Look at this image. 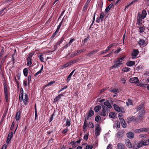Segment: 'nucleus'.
Returning <instances> with one entry per match:
<instances>
[{
    "mask_svg": "<svg viewBox=\"0 0 149 149\" xmlns=\"http://www.w3.org/2000/svg\"><path fill=\"white\" fill-rule=\"evenodd\" d=\"M144 106V104H141L136 108L137 111L139 112L138 117L135 119L136 121L139 122V121L143 120V116L145 113Z\"/></svg>",
    "mask_w": 149,
    "mask_h": 149,
    "instance_id": "nucleus-1",
    "label": "nucleus"
},
{
    "mask_svg": "<svg viewBox=\"0 0 149 149\" xmlns=\"http://www.w3.org/2000/svg\"><path fill=\"white\" fill-rule=\"evenodd\" d=\"M129 81L131 83L135 84L138 86H140L141 87H143L144 86L147 85L146 84H142L139 83V80L137 77L130 78L129 79Z\"/></svg>",
    "mask_w": 149,
    "mask_h": 149,
    "instance_id": "nucleus-2",
    "label": "nucleus"
},
{
    "mask_svg": "<svg viewBox=\"0 0 149 149\" xmlns=\"http://www.w3.org/2000/svg\"><path fill=\"white\" fill-rule=\"evenodd\" d=\"M102 110L100 114L103 116H106V114L108 113V109L105 106H103Z\"/></svg>",
    "mask_w": 149,
    "mask_h": 149,
    "instance_id": "nucleus-3",
    "label": "nucleus"
},
{
    "mask_svg": "<svg viewBox=\"0 0 149 149\" xmlns=\"http://www.w3.org/2000/svg\"><path fill=\"white\" fill-rule=\"evenodd\" d=\"M121 64V58H119L114 62V65L111 67V69L116 68L119 67Z\"/></svg>",
    "mask_w": 149,
    "mask_h": 149,
    "instance_id": "nucleus-4",
    "label": "nucleus"
},
{
    "mask_svg": "<svg viewBox=\"0 0 149 149\" xmlns=\"http://www.w3.org/2000/svg\"><path fill=\"white\" fill-rule=\"evenodd\" d=\"M3 86H4V93L5 97L6 99V102H8V91H7V86L6 85V83H3Z\"/></svg>",
    "mask_w": 149,
    "mask_h": 149,
    "instance_id": "nucleus-5",
    "label": "nucleus"
},
{
    "mask_svg": "<svg viewBox=\"0 0 149 149\" xmlns=\"http://www.w3.org/2000/svg\"><path fill=\"white\" fill-rule=\"evenodd\" d=\"M101 130L100 126L98 124H97L95 129V134L96 136H97L100 135V132Z\"/></svg>",
    "mask_w": 149,
    "mask_h": 149,
    "instance_id": "nucleus-6",
    "label": "nucleus"
},
{
    "mask_svg": "<svg viewBox=\"0 0 149 149\" xmlns=\"http://www.w3.org/2000/svg\"><path fill=\"white\" fill-rule=\"evenodd\" d=\"M139 52L138 49H134L131 54L132 59H134L136 58V57L139 53Z\"/></svg>",
    "mask_w": 149,
    "mask_h": 149,
    "instance_id": "nucleus-7",
    "label": "nucleus"
},
{
    "mask_svg": "<svg viewBox=\"0 0 149 149\" xmlns=\"http://www.w3.org/2000/svg\"><path fill=\"white\" fill-rule=\"evenodd\" d=\"M28 100L29 97L26 94H25L24 96V99L23 98V95L22 100V101L20 102H22L23 101L24 104L26 105L27 102H28Z\"/></svg>",
    "mask_w": 149,
    "mask_h": 149,
    "instance_id": "nucleus-8",
    "label": "nucleus"
},
{
    "mask_svg": "<svg viewBox=\"0 0 149 149\" xmlns=\"http://www.w3.org/2000/svg\"><path fill=\"white\" fill-rule=\"evenodd\" d=\"M13 133L12 132H11V133H9L8 134L6 141V143L7 144L9 143L12 138L13 137Z\"/></svg>",
    "mask_w": 149,
    "mask_h": 149,
    "instance_id": "nucleus-9",
    "label": "nucleus"
},
{
    "mask_svg": "<svg viewBox=\"0 0 149 149\" xmlns=\"http://www.w3.org/2000/svg\"><path fill=\"white\" fill-rule=\"evenodd\" d=\"M140 14L139 13L138 14V19H137V23L139 25L142 24L143 23V20H142L143 18H141V17H139V15Z\"/></svg>",
    "mask_w": 149,
    "mask_h": 149,
    "instance_id": "nucleus-10",
    "label": "nucleus"
},
{
    "mask_svg": "<svg viewBox=\"0 0 149 149\" xmlns=\"http://www.w3.org/2000/svg\"><path fill=\"white\" fill-rule=\"evenodd\" d=\"M113 107L114 109L118 112H120L121 111V108L120 107H119V106L116 104H113Z\"/></svg>",
    "mask_w": 149,
    "mask_h": 149,
    "instance_id": "nucleus-11",
    "label": "nucleus"
},
{
    "mask_svg": "<svg viewBox=\"0 0 149 149\" xmlns=\"http://www.w3.org/2000/svg\"><path fill=\"white\" fill-rule=\"evenodd\" d=\"M127 136L129 139H133L134 137V133L131 132H129L127 133Z\"/></svg>",
    "mask_w": 149,
    "mask_h": 149,
    "instance_id": "nucleus-12",
    "label": "nucleus"
},
{
    "mask_svg": "<svg viewBox=\"0 0 149 149\" xmlns=\"http://www.w3.org/2000/svg\"><path fill=\"white\" fill-rule=\"evenodd\" d=\"M113 127L116 129L118 130L120 127V122L118 121H116Z\"/></svg>",
    "mask_w": 149,
    "mask_h": 149,
    "instance_id": "nucleus-13",
    "label": "nucleus"
},
{
    "mask_svg": "<svg viewBox=\"0 0 149 149\" xmlns=\"http://www.w3.org/2000/svg\"><path fill=\"white\" fill-rule=\"evenodd\" d=\"M109 90L110 91L114 93L115 94H116L118 92V89L113 87L110 88Z\"/></svg>",
    "mask_w": 149,
    "mask_h": 149,
    "instance_id": "nucleus-14",
    "label": "nucleus"
},
{
    "mask_svg": "<svg viewBox=\"0 0 149 149\" xmlns=\"http://www.w3.org/2000/svg\"><path fill=\"white\" fill-rule=\"evenodd\" d=\"M20 93L19 95V101H21L22 100L23 95V90L22 88L20 89Z\"/></svg>",
    "mask_w": 149,
    "mask_h": 149,
    "instance_id": "nucleus-15",
    "label": "nucleus"
},
{
    "mask_svg": "<svg viewBox=\"0 0 149 149\" xmlns=\"http://www.w3.org/2000/svg\"><path fill=\"white\" fill-rule=\"evenodd\" d=\"M125 143L126 145L128 148H130L132 147V145L128 139L126 140Z\"/></svg>",
    "mask_w": 149,
    "mask_h": 149,
    "instance_id": "nucleus-16",
    "label": "nucleus"
},
{
    "mask_svg": "<svg viewBox=\"0 0 149 149\" xmlns=\"http://www.w3.org/2000/svg\"><path fill=\"white\" fill-rule=\"evenodd\" d=\"M126 64L127 66H131L134 65L135 64V62L134 61H128L127 62Z\"/></svg>",
    "mask_w": 149,
    "mask_h": 149,
    "instance_id": "nucleus-17",
    "label": "nucleus"
},
{
    "mask_svg": "<svg viewBox=\"0 0 149 149\" xmlns=\"http://www.w3.org/2000/svg\"><path fill=\"white\" fill-rule=\"evenodd\" d=\"M64 39V37H62L61 38L59 41L56 43L55 46L56 47L57 46H59L63 41Z\"/></svg>",
    "mask_w": 149,
    "mask_h": 149,
    "instance_id": "nucleus-18",
    "label": "nucleus"
},
{
    "mask_svg": "<svg viewBox=\"0 0 149 149\" xmlns=\"http://www.w3.org/2000/svg\"><path fill=\"white\" fill-rule=\"evenodd\" d=\"M147 14V13L146 11L145 10H143L142 11L141 15V16L140 15H139L140 16H139L141 17V18L144 19L146 17Z\"/></svg>",
    "mask_w": 149,
    "mask_h": 149,
    "instance_id": "nucleus-19",
    "label": "nucleus"
},
{
    "mask_svg": "<svg viewBox=\"0 0 149 149\" xmlns=\"http://www.w3.org/2000/svg\"><path fill=\"white\" fill-rule=\"evenodd\" d=\"M138 44L140 45L145 46L146 45V43L144 40L141 39H140L138 42Z\"/></svg>",
    "mask_w": 149,
    "mask_h": 149,
    "instance_id": "nucleus-20",
    "label": "nucleus"
},
{
    "mask_svg": "<svg viewBox=\"0 0 149 149\" xmlns=\"http://www.w3.org/2000/svg\"><path fill=\"white\" fill-rule=\"evenodd\" d=\"M15 119L17 121L18 120L21 118V113L20 111L17 112L15 115Z\"/></svg>",
    "mask_w": 149,
    "mask_h": 149,
    "instance_id": "nucleus-21",
    "label": "nucleus"
},
{
    "mask_svg": "<svg viewBox=\"0 0 149 149\" xmlns=\"http://www.w3.org/2000/svg\"><path fill=\"white\" fill-rule=\"evenodd\" d=\"M113 6V3H111L105 9V12L107 13H108L111 8Z\"/></svg>",
    "mask_w": 149,
    "mask_h": 149,
    "instance_id": "nucleus-22",
    "label": "nucleus"
},
{
    "mask_svg": "<svg viewBox=\"0 0 149 149\" xmlns=\"http://www.w3.org/2000/svg\"><path fill=\"white\" fill-rule=\"evenodd\" d=\"M104 104L105 105V106H107L109 109H111L112 107V106H111L110 103L107 101L104 102Z\"/></svg>",
    "mask_w": 149,
    "mask_h": 149,
    "instance_id": "nucleus-23",
    "label": "nucleus"
},
{
    "mask_svg": "<svg viewBox=\"0 0 149 149\" xmlns=\"http://www.w3.org/2000/svg\"><path fill=\"white\" fill-rule=\"evenodd\" d=\"M99 51L98 49H97L96 50H93V51L90 52V53L87 54V56H91L92 55L94 54L95 53Z\"/></svg>",
    "mask_w": 149,
    "mask_h": 149,
    "instance_id": "nucleus-24",
    "label": "nucleus"
},
{
    "mask_svg": "<svg viewBox=\"0 0 149 149\" xmlns=\"http://www.w3.org/2000/svg\"><path fill=\"white\" fill-rule=\"evenodd\" d=\"M87 123L86 122V120L85 119V121H84V125L83 126V130L85 131H86L87 130Z\"/></svg>",
    "mask_w": 149,
    "mask_h": 149,
    "instance_id": "nucleus-25",
    "label": "nucleus"
},
{
    "mask_svg": "<svg viewBox=\"0 0 149 149\" xmlns=\"http://www.w3.org/2000/svg\"><path fill=\"white\" fill-rule=\"evenodd\" d=\"M88 117H91L94 115V112L93 110L90 109L88 112Z\"/></svg>",
    "mask_w": 149,
    "mask_h": 149,
    "instance_id": "nucleus-26",
    "label": "nucleus"
},
{
    "mask_svg": "<svg viewBox=\"0 0 149 149\" xmlns=\"http://www.w3.org/2000/svg\"><path fill=\"white\" fill-rule=\"evenodd\" d=\"M109 117L110 118H114L116 117V115L114 112H111L109 113Z\"/></svg>",
    "mask_w": 149,
    "mask_h": 149,
    "instance_id": "nucleus-27",
    "label": "nucleus"
},
{
    "mask_svg": "<svg viewBox=\"0 0 149 149\" xmlns=\"http://www.w3.org/2000/svg\"><path fill=\"white\" fill-rule=\"evenodd\" d=\"M101 107L100 105L96 106L94 108V111L95 112H97L101 109Z\"/></svg>",
    "mask_w": 149,
    "mask_h": 149,
    "instance_id": "nucleus-28",
    "label": "nucleus"
},
{
    "mask_svg": "<svg viewBox=\"0 0 149 149\" xmlns=\"http://www.w3.org/2000/svg\"><path fill=\"white\" fill-rule=\"evenodd\" d=\"M116 136L118 139H120L121 137V131L119 130L116 134Z\"/></svg>",
    "mask_w": 149,
    "mask_h": 149,
    "instance_id": "nucleus-29",
    "label": "nucleus"
},
{
    "mask_svg": "<svg viewBox=\"0 0 149 149\" xmlns=\"http://www.w3.org/2000/svg\"><path fill=\"white\" fill-rule=\"evenodd\" d=\"M122 126L123 127L125 128L127 126L124 120L122 118Z\"/></svg>",
    "mask_w": 149,
    "mask_h": 149,
    "instance_id": "nucleus-30",
    "label": "nucleus"
},
{
    "mask_svg": "<svg viewBox=\"0 0 149 149\" xmlns=\"http://www.w3.org/2000/svg\"><path fill=\"white\" fill-rule=\"evenodd\" d=\"M31 59H30L29 58H28L27 59V66H29L32 64Z\"/></svg>",
    "mask_w": 149,
    "mask_h": 149,
    "instance_id": "nucleus-31",
    "label": "nucleus"
},
{
    "mask_svg": "<svg viewBox=\"0 0 149 149\" xmlns=\"http://www.w3.org/2000/svg\"><path fill=\"white\" fill-rule=\"evenodd\" d=\"M67 20V19L66 18H63L62 20L61 21V22H60V23L58 25V26L57 28L58 29H60V27L61 26L62 23V22H65L66 20Z\"/></svg>",
    "mask_w": 149,
    "mask_h": 149,
    "instance_id": "nucleus-32",
    "label": "nucleus"
},
{
    "mask_svg": "<svg viewBox=\"0 0 149 149\" xmlns=\"http://www.w3.org/2000/svg\"><path fill=\"white\" fill-rule=\"evenodd\" d=\"M70 144L71 145V146L73 148H75L77 146V145H75L76 144V142L74 141H71V142Z\"/></svg>",
    "mask_w": 149,
    "mask_h": 149,
    "instance_id": "nucleus-33",
    "label": "nucleus"
},
{
    "mask_svg": "<svg viewBox=\"0 0 149 149\" xmlns=\"http://www.w3.org/2000/svg\"><path fill=\"white\" fill-rule=\"evenodd\" d=\"M28 69L26 68H24L23 70V71L24 74V75L25 76H26L28 75Z\"/></svg>",
    "mask_w": 149,
    "mask_h": 149,
    "instance_id": "nucleus-34",
    "label": "nucleus"
},
{
    "mask_svg": "<svg viewBox=\"0 0 149 149\" xmlns=\"http://www.w3.org/2000/svg\"><path fill=\"white\" fill-rule=\"evenodd\" d=\"M105 16L103 12L101 13L99 17L101 21H102L103 20V19Z\"/></svg>",
    "mask_w": 149,
    "mask_h": 149,
    "instance_id": "nucleus-35",
    "label": "nucleus"
},
{
    "mask_svg": "<svg viewBox=\"0 0 149 149\" xmlns=\"http://www.w3.org/2000/svg\"><path fill=\"white\" fill-rule=\"evenodd\" d=\"M145 28L144 26L140 27L139 28V32L140 33H142L144 32Z\"/></svg>",
    "mask_w": 149,
    "mask_h": 149,
    "instance_id": "nucleus-36",
    "label": "nucleus"
},
{
    "mask_svg": "<svg viewBox=\"0 0 149 149\" xmlns=\"http://www.w3.org/2000/svg\"><path fill=\"white\" fill-rule=\"evenodd\" d=\"M143 146L147 145L149 144V139L147 140L142 141Z\"/></svg>",
    "mask_w": 149,
    "mask_h": 149,
    "instance_id": "nucleus-37",
    "label": "nucleus"
},
{
    "mask_svg": "<svg viewBox=\"0 0 149 149\" xmlns=\"http://www.w3.org/2000/svg\"><path fill=\"white\" fill-rule=\"evenodd\" d=\"M143 145V143L142 141L141 142H139V143H138V145L137 146H136V147H137V148H139L141 147H142Z\"/></svg>",
    "mask_w": 149,
    "mask_h": 149,
    "instance_id": "nucleus-38",
    "label": "nucleus"
},
{
    "mask_svg": "<svg viewBox=\"0 0 149 149\" xmlns=\"http://www.w3.org/2000/svg\"><path fill=\"white\" fill-rule=\"evenodd\" d=\"M43 66L42 65V66L41 68V69H40V70H39V71H38V72H37L35 74V75H34L36 77L37 75H38V74H40L41 73V72H42V71L43 70Z\"/></svg>",
    "mask_w": 149,
    "mask_h": 149,
    "instance_id": "nucleus-39",
    "label": "nucleus"
},
{
    "mask_svg": "<svg viewBox=\"0 0 149 149\" xmlns=\"http://www.w3.org/2000/svg\"><path fill=\"white\" fill-rule=\"evenodd\" d=\"M130 68H127V67H125V68H123L122 70V71H123V72H127L130 71Z\"/></svg>",
    "mask_w": 149,
    "mask_h": 149,
    "instance_id": "nucleus-40",
    "label": "nucleus"
},
{
    "mask_svg": "<svg viewBox=\"0 0 149 149\" xmlns=\"http://www.w3.org/2000/svg\"><path fill=\"white\" fill-rule=\"evenodd\" d=\"M70 124L71 122L70 120L69 119H67L66 122V126L67 127H69L70 125Z\"/></svg>",
    "mask_w": 149,
    "mask_h": 149,
    "instance_id": "nucleus-41",
    "label": "nucleus"
},
{
    "mask_svg": "<svg viewBox=\"0 0 149 149\" xmlns=\"http://www.w3.org/2000/svg\"><path fill=\"white\" fill-rule=\"evenodd\" d=\"M140 130L141 132H146L149 131V129L148 128H140Z\"/></svg>",
    "mask_w": 149,
    "mask_h": 149,
    "instance_id": "nucleus-42",
    "label": "nucleus"
},
{
    "mask_svg": "<svg viewBox=\"0 0 149 149\" xmlns=\"http://www.w3.org/2000/svg\"><path fill=\"white\" fill-rule=\"evenodd\" d=\"M136 119L134 116H132L131 118H130L129 120L128 121V122L130 123L129 122H131L134 120H135Z\"/></svg>",
    "mask_w": 149,
    "mask_h": 149,
    "instance_id": "nucleus-43",
    "label": "nucleus"
},
{
    "mask_svg": "<svg viewBox=\"0 0 149 149\" xmlns=\"http://www.w3.org/2000/svg\"><path fill=\"white\" fill-rule=\"evenodd\" d=\"M101 119V117L99 116H97L95 118V120L97 122H98Z\"/></svg>",
    "mask_w": 149,
    "mask_h": 149,
    "instance_id": "nucleus-44",
    "label": "nucleus"
},
{
    "mask_svg": "<svg viewBox=\"0 0 149 149\" xmlns=\"http://www.w3.org/2000/svg\"><path fill=\"white\" fill-rule=\"evenodd\" d=\"M115 45L114 44H111L110 45H109L108 47H107V48L106 49H107V51H109L110 49L114 45Z\"/></svg>",
    "mask_w": 149,
    "mask_h": 149,
    "instance_id": "nucleus-45",
    "label": "nucleus"
},
{
    "mask_svg": "<svg viewBox=\"0 0 149 149\" xmlns=\"http://www.w3.org/2000/svg\"><path fill=\"white\" fill-rule=\"evenodd\" d=\"M93 147L90 145H87L84 149H92Z\"/></svg>",
    "mask_w": 149,
    "mask_h": 149,
    "instance_id": "nucleus-46",
    "label": "nucleus"
},
{
    "mask_svg": "<svg viewBox=\"0 0 149 149\" xmlns=\"http://www.w3.org/2000/svg\"><path fill=\"white\" fill-rule=\"evenodd\" d=\"M39 58L41 62H44V58L43 57V55H40L39 56Z\"/></svg>",
    "mask_w": 149,
    "mask_h": 149,
    "instance_id": "nucleus-47",
    "label": "nucleus"
},
{
    "mask_svg": "<svg viewBox=\"0 0 149 149\" xmlns=\"http://www.w3.org/2000/svg\"><path fill=\"white\" fill-rule=\"evenodd\" d=\"M55 82V81H50L47 84V86H51L53 84H54Z\"/></svg>",
    "mask_w": 149,
    "mask_h": 149,
    "instance_id": "nucleus-48",
    "label": "nucleus"
},
{
    "mask_svg": "<svg viewBox=\"0 0 149 149\" xmlns=\"http://www.w3.org/2000/svg\"><path fill=\"white\" fill-rule=\"evenodd\" d=\"M88 135L89 134H86L84 135V139L86 141L87 140L88 136Z\"/></svg>",
    "mask_w": 149,
    "mask_h": 149,
    "instance_id": "nucleus-49",
    "label": "nucleus"
},
{
    "mask_svg": "<svg viewBox=\"0 0 149 149\" xmlns=\"http://www.w3.org/2000/svg\"><path fill=\"white\" fill-rule=\"evenodd\" d=\"M88 126L89 127L93 128L94 127V125L93 124L89 122V123Z\"/></svg>",
    "mask_w": 149,
    "mask_h": 149,
    "instance_id": "nucleus-50",
    "label": "nucleus"
},
{
    "mask_svg": "<svg viewBox=\"0 0 149 149\" xmlns=\"http://www.w3.org/2000/svg\"><path fill=\"white\" fill-rule=\"evenodd\" d=\"M70 64H71V63H67L63 65V67L64 68L67 67L69 66Z\"/></svg>",
    "mask_w": 149,
    "mask_h": 149,
    "instance_id": "nucleus-51",
    "label": "nucleus"
},
{
    "mask_svg": "<svg viewBox=\"0 0 149 149\" xmlns=\"http://www.w3.org/2000/svg\"><path fill=\"white\" fill-rule=\"evenodd\" d=\"M128 102H126V104L127 106H129L132 104V101L131 100H128Z\"/></svg>",
    "mask_w": 149,
    "mask_h": 149,
    "instance_id": "nucleus-52",
    "label": "nucleus"
},
{
    "mask_svg": "<svg viewBox=\"0 0 149 149\" xmlns=\"http://www.w3.org/2000/svg\"><path fill=\"white\" fill-rule=\"evenodd\" d=\"M72 55H73L72 57H74V56H76V55L77 54H79L78 53H77V52L76 51H74V52L72 53Z\"/></svg>",
    "mask_w": 149,
    "mask_h": 149,
    "instance_id": "nucleus-53",
    "label": "nucleus"
},
{
    "mask_svg": "<svg viewBox=\"0 0 149 149\" xmlns=\"http://www.w3.org/2000/svg\"><path fill=\"white\" fill-rule=\"evenodd\" d=\"M68 131V128H65V129H64L62 133L63 134H65Z\"/></svg>",
    "mask_w": 149,
    "mask_h": 149,
    "instance_id": "nucleus-54",
    "label": "nucleus"
},
{
    "mask_svg": "<svg viewBox=\"0 0 149 149\" xmlns=\"http://www.w3.org/2000/svg\"><path fill=\"white\" fill-rule=\"evenodd\" d=\"M68 87V86H65L63 88H62L59 91L58 93H60L61 91H63L65 89L67 88Z\"/></svg>",
    "mask_w": 149,
    "mask_h": 149,
    "instance_id": "nucleus-55",
    "label": "nucleus"
},
{
    "mask_svg": "<svg viewBox=\"0 0 149 149\" xmlns=\"http://www.w3.org/2000/svg\"><path fill=\"white\" fill-rule=\"evenodd\" d=\"M86 50L85 49H82L80 50H79L77 51V53H78L79 54H80L81 53L83 52L84 51H85Z\"/></svg>",
    "mask_w": 149,
    "mask_h": 149,
    "instance_id": "nucleus-56",
    "label": "nucleus"
},
{
    "mask_svg": "<svg viewBox=\"0 0 149 149\" xmlns=\"http://www.w3.org/2000/svg\"><path fill=\"white\" fill-rule=\"evenodd\" d=\"M60 98V97L58 95L55 98L54 100V102H56Z\"/></svg>",
    "mask_w": 149,
    "mask_h": 149,
    "instance_id": "nucleus-57",
    "label": "nucleus"
},
{
    "mask_svg": "<svg viewBox=\"0 0 149 149\" xmlns=\"http://www.w3.org/2000/svg\"><path fill=\"white\" fill-rule=\"evenodd\" d=\"M72 76L70 75H69L67 79V82H68L69 81H70L71 79V78Z\"/></svg>",
    "mask_w": 149,
    "mask_h": 149,
    "instance_id": "nucleus-58",
    "label": "nucleus"
},
{
    "mask_svg": "<svg viewBox=\"0 0 149 149\" xmlns=\"http://www.w3.org/2000/svg\"><path fill=\"white\" fill-rule=\"evenodd\" d=\"M120 48H119L114 52V53L115 54H118L119 52L120 51Z\"/></svg>",
    "mask_w": 149,
    "mask_h": 149,
    "instance_id": "nucleus-59",
    "label": "nucleus"
},
{
    "mask_svg": "<svg viewBox=\"0 0 149 149\" xmlns=\"http://www.w3.org/2000/svg\"><path fill=\"white\" fill-rule=\"evenodd\" d=\"M34 53H31L29 55V56L28 58H29L30 59H31V57H32L34 55Z\"/></svg>",
    "mask_w": 149,
    "mask_h": 149,
    "instance_id": "nucleus-60",
    "label": "nucleus"
},
{
    "mask_svg": "<svg viewBox=\"0 0 149 149\" xmlns=\"http://www.w3.org/2000/svg\"><path fill=\"white\" fill-rule=\"evenodd\" d=\"M108 52V51H107V49H106V50L101 52L100 53V54H105Z\"/></svg>",
    "mask_w": 149,
    "mask_h": 149,
    "instance_id": "nucleus-61",
    "label": "nucleus"
},
{
    "mask_svg": "<svg viewBox=\"0 0 149 149\" xmlns=\"http://www.w3.org/2000/svg\"><path fill=\"white\" fill-rule=\"evenodd\" d=\"M54 116V114H53L51 116V117L49 120V122H50L52 121L53 119V116Z\"/></svg>",
    "mask_w": 149,
    "mask_h": 149,
    "instance_id": "nucleus-62",
    "label": "nucleus"
},
{
    "mask_svg": "<svg viewBox=\"0 0 149 149\" xmlns=\"http://www.w3.org/2000/svg\"><path fill=\"white\" fill-rule=\"evenodd\" d=\"M112 146L111 144H109L107 146V149H111L112 148Z\"/></svg>",
    "mask_w": 149,
    "mask_h": 149,
    "instance_id": "nucleus-63",
    "label": "nucleus"
},
{
    "mask_svg": "<svg viewBox=\"0 0 149 149\" xmlns=\"http://www.w3.org/2000/svg\"><path fill=\"white\" fill-rule=\"evenodd\" d=\"M7 147V146L6 145H4L2 146L1 149H6Z\"/></svg>",
    "mask_w": 149,
    "mask_h": 149,
    "instance_id": "nucleus-64",
    "label": "nucleus"
}]
</instances>
